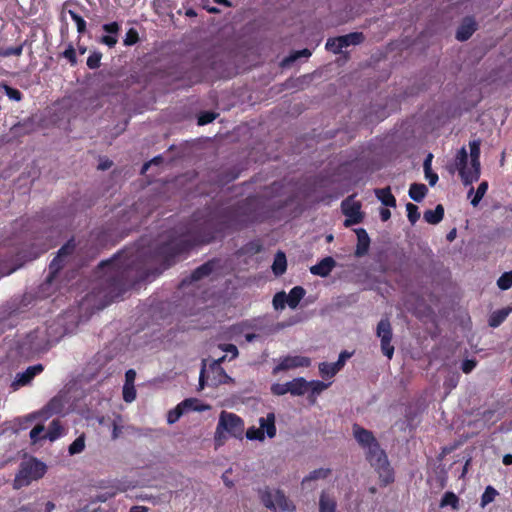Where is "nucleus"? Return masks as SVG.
Segmentation results:
<instances>
[{"label": "nucleus", "mask_w": 512, "mask_h": 512, "mask_svg": "<svg viewBox=\"0 0 512 512\" xmlns=\"http://www.w3.org/2000/svg\"><path fill=\"white\" fill-rule=\"evenodd\" d=\"M180 407L182 408L184 413L190 412V411H205L210 408L209 405L203 404L199 399L197 398H187L184 399L182 402L179 403Z\"/></svg>", "instance_id": "412c9836"}, {"label": "nucleus", "mask_w": 512, "mask_h": 512, "mask_svg": "<svg viewBox=\"0 0 512 512\" xmlns=\"http://www.w3.org/2000/svg\"><path fill=\"white\" fill-rule=\"evenodd\" d=\"M68 14L70 15L71 19L75 22L77 32L79 33V35L85 34L87 32V23L85 19L73 10H68Z\"/></svg>", "instance_id": "2f4dec72"}, {"label": "nucleus", "mask_w": 512, "mask_h": 512, "mask_svg": "<svg viewBox=\"0 0 512 512\" xmlns=\"http://www.w3.org/2000/svg\"><path fill=\"white\" fill-rule=\"evenodd\" d=\"M425 177L428 180L430 186H434L439 179L437 173L433 172L432 170L428 171V174H425Z\"/></svg>", "instance_id": "774afa93"}, {"label": "nucleus", "mask_w": 512, "mask_h": 512, "mask_svg": "<svg viewBox=\"0 0 512 512\" xmlns=\"http://www.w3.org/2000/svg\"><path fill=\"white\" fill-rule=\"evenodd\" d=\"M272 303L275 310L284 309L287 304V294L284 291L276 293Z\"/></svg>", "instance_id": "de8ad7c7"}, {"label": "nucleus", "mask_w": 512, "mask_h": 512, "mask_svg": "<svg viewBox=\"0 0 512 512\" xmlns=\"http://www.w3.org/2000/svg\"><path fill=\"white\" fill-rule=\"evenodd\" d=\"M136 378V372L134 369H129L125 373V383L124 385H134V381Z\"/></svg>", "instance_id": "338daca9"}, {"label": "nucleus", "mask_w": 512, "mask_h": 512, "mask_svg": "<svg viewBox=\"0 0 512 512\" xmlns=\"http://www.w3.org/2000/svg\"><path fill=\"white\" fill-rule=\"evenodd\" d=\"M480 145L481 141L479 139L469 142L471 159L480 158Z\"/></svg>", "instance_id": "052dcab7"}, {"label": "nucleus", "mask_w": 512, "mask_h": 512, "mask_svg": "<svg viewBox=\"0 0 512 512\" xmlns=\"http://www.w3.org/2000/svg\"><path fill=\"white\" fill-rule=\"evenodd\" d=\"M406 211L408 220L412 225H414L420 218V212L418 210V207L413 203H407Z\"/></svg>", "instance_id": "c03bdc74"}, {"label": "nucleus", "mask_w": 512, "mask_h": 512, "mask_svg": "<svg viewBox=\"0 0 512 512\" xmlns=\"http://www.w3.org/2000/svg\"><path fill=\"white\" fill-rule=\"evenodd\" d=\"M428 193V189L425 184L413 183L409 188V196L415 202H421Z\"/></svg>", "instance_id": "c85d7f7f"}, {"label": "nucleus", "mask_w": 512, "mask_h": 512, "mask_svg": "<svg viewBox=\"0 0 512 512\" xmlns=\"http://www.w3.org/2000/svg\"><path fill=\"white\" fill-rule=\"evenodd\" d=\"M288 386L293 396H302L308 391V381L303 377L294 378L288 382Z\"/></svg>", "instance_id": "a211bd4d"}, {"label": "nucleus", "mask_w": 512, "mask_h": 512, "mask_svg": "<svg viewBox=\"0 0 512 512\" xmlns=\"http://www.w3.org/2000/svg\"><path fill=\"white\" fill-rule=\"evenodd\" d=\"M497 286L501 290H508L512 287V270L504 272L497 280Z\"/></svg>", "instance_id": "a19ab883"}, {"label": "nucleus", "mask_w": 512, "mask_h": 512, "mask_svg": "<svg viewBox=\"0 0 512 512\" xmlns=\"http://www.w3.org/2000/svg\"><path fill=\"white\" fill-rule=\"evenodd\" d=\"M60 56L65 58L71 66H76L78 63L76 50L72 43L67 45V48L60 54Z\"/></svg>", "instance_id": "ea45409f"}, {"label": "nucleus", "mask_w": 512, "mask_h": 512, "mask_svg": "<svg viewBox=\"0 0 512 512\" xmlns=\"http://www.w3.org/2000/svg\"><path fill=\"white\" fill-rule=\"evenodd\" d=\"M375 196L377 199L386 207H396V198L391 192V188L389 186L385 188H378L374 190Z\"/></svg>", "instance_id": "f3484780"}, {"label": "nucleus", "mask_w": 512, "mask_h": 512, "mask_svg": "<svg viewBox=\"0 0 512 512\" xmlns=\"http://www.w3.org/2000/svg\"><path fill=\"white\" fill-rule=\"evenodd\" d=\"M331 474L329 468H319L311 471L308 476L303 479V483L306 481H312L317 479H325Z\"/></svg>", "instance_id": "4c0bfd02"}, {"label": "nucleus", "mask_w": 512, "mask_h": 512, "mask_svg": "<svg viewBox=\"0 0 512 512\" xmlns=\"http://www.w3.org/2000/svg\"><path fill=\"white\" fill-rule=\"evenodd\" d=\"M480 178V158L471 159V169H467L464 176L463 184L465 186L471 185L473 182L478 181Z\"/></svg>", "instance_id": "aec40b11"}, {"label": "nucleus", "mask_w": 512, "mask_h": 512, "mask_svg": "<svg viewBox=\"0 0 512 512\" xmlns=\"http://www.w3.org/2000/svg\"><path fill=\"white\" fill-rule=\"evenodd\" d=\"M44 370L42 364H36L33 366H29L24 372L18 373L12 382V388L14 390L29 384L33 378L40 374Z\"/></svg>", "instance_id": "1a4fd4ad"}, {"label": "nucleus", "mask_w": 512, "mask_h": 512, "mask_svg": "<svg viewBox=\"0 0 512 512\" xmlns=\"http://www.w3.org/2000/svg\"><path fill=\"white\" fill-rule=\"evenodd\" d=\"M85 449V435L82 434L77 437L68 448V452L70 455H75L81 453Z\"/></svg>", "instance_id": "e433bc0d"}, {"label": "nucleus", "mask_w": 512, "mask_h": 512, "mask_svg": "<svg viewBox=\"0 0 512 512\" xmlns=\"http://www.w3.org/2000/svg\"><path fill=\"white\" fill-rule=\"evenodd\" d=\"M354 195L347 197L341 203L342 213L346 216L344 221L345 227H351L359 224L364 219V214L361 211V203L353 200Z\"/></svg>", "instance_id": "39448f33"}, {"label": "nucleus", "mask_w": 512, "mask_h": 512, "mask_svg": "<svg viewBox=\"0 0 512 512\" xmlns=\"http://www.w3.org/2000/svg\"><path fill=\"white\" fill-rule=\"evenodd\" d=\"M310 56H311V51L307 48L298 50V51H294L293 53H291L288 57H286L283 60L282 64L289 65L290 63H293L294 61H296L299 58H302V57L308 58Z\"/></svg>", "instance_id": "58836bf2"}, {"label": "nucleus", "mask_w": 512, "mask_h": 512, "mask_svg": "<svg viewBox=\"0 0 512 512\" xmlns=\"http://www.w3.org/2000/svg\"><path fill=\"white\" fill-rule=\"evenodd\" d=\"M136 398V389L134 385L123 386V399L127 403H131Z\"/></svg>", "instance_id": "5fc2aeb1"}, {"label": "nucleus", "mask_w": 512, "mask_h": 512, "mask_svg": "<svg viewBox=\"0 0 512 512\" xmlns=\"http://www.w3.org/2000/svg\"><path fill=\"white\" fill-rule=\"evenodd\" d=\"M102 30L106 32L108 35H103L100 38L99 42L101 44L108 46L109 48L115 47V45L118 42L117 35L121 30V25L118 22L113 21L111 23L103 24Z\"/></svg>", "instance_id": "9b49d317"}, {"label": "nucleus", "mask_w": 512, "mask_h": 512, "mask_svg": "<svg viewBox=\"0 0 512 512\" xmlns=\"http://www.w3.org/2000/svg\"><path fill=\"white\" fill-rule=\"evenodd\" d=\"M498 494H499L498 491L493 486L488 485L485 488V491L481 496V502H480L481 507H485L488 504H490L491 502H493L495 500L496 496H498Z\"/></svg>", "instance_id": "473e14b6"}, {"label": "nucleus", "mask_w": 512, "mask_h": 512, "mask_svg": "<svg viewBox=\"0 0 512 512\" xmlns=\"http://www.w3.org/2000/svg\"><path fill=\"white\" fill-rule=\"evenodd\" d=\"M38 503H28L19 507L15 512H40Z\"/></svg>", "instance_id": "0e129e2a"}, {"label": "nucleus", "mask_w": 512, "mask_h": 512, "mask_svg": "<svg viewBox=\"0 0 512 512\" xmlns=\"http://www.w3.org/2000/svg\"><path fill=\"white\" fill-rule=\"evenodd\" d=\"M353 355V352H348L347 350L342 351L339 354L338 360L334 362V366L339 371L344 367L346 361Z\"/></svg>", "instance_id": "bf43d9fd"}, {"label": "nucleus", "mask_w": 512, "mask_h": 512, "mask_svg": "<svg viewBox=\"0 0 512 512\" xmlns=\"http://www.w3.org/2000/svg\"><path fill=\"white\" fill-rule=\"evenodd\" d=\"M487 189H488V183L486 181H483L479 184V186L475 192V195H474L473 199L471 200V204L473 206H477L479 204V202L482 200L485 193L487 192Z\"/></svg>", "instance_id": "49530a36"}, {"label": "nucleus", "mask_w": 512, "mask_h": 512, "mask_svg": "<svg viewBox=\"0 0 512 512\" xmlns=\"http://www.w3.org/2000/svg\"><path fill=\"white\" fill-rule=\"evenodd\" d=\"M468 153L465 147L460 148L455 156V165L462 181L467 172Z\"/></svg>", "instance_id": "4be33fe9"}, {"label": "nucleus", "mask_w": 512, "mask_h": 512, "mask_svg": "<svg viewBox=\"0 0 512 512\" xmlns=\"http://www.w3.org/2000/svg\"><path fill=\"white\" fill-rule=\"evenodd\" d=\"M329 384H326L319 380H312L308 381V390H311V395L309 396V399L313 401L311 398L315 395H319L322 393L325 389H327Z\"/></svg>", "instance_id": "c9c22d12"}, {"label": "nucleus", "mask_w": 512, "mask_h": 512, "mask_svg": "<svg viewBox=\"0 0 512 512\" xmlns=\"http://www.w3.org/2000/svg\"><path fill=\"white\" fill-rule=\"evenodd\" d=\"M352 432L356 442L366 451V459L378 473L381 485L394 482V471L373 432L357 423L353 424Z\"/></svg>", "instance_id": "f03ea898"}, {"label": "nucleus", "mask_w": 512, "mask_h": 512, "mask_svg": "<svg viewBox=\"0 0 512 512\" xmlns=\"http://www.w3.org/2000/svg\"><path fill=\"white\" fill-rule=\"evenodd\" d=\"M63 265L64 259L57 255L49 265V274L47 276L48 282H52V280L56 277L58 272L63 268Z\"/></svg>", "instance_id": "c756f323"}, {"label": "nucleus", "mask_w": 512, "mask_h": 512, "mask_svg": "<svg viewBox=\"0 0 512 512\" xmlns=\"http://www.w3.org/2000/svg\"><path fill=\"white\" fill-rule=\"evenodd\" d=\"M75 243L73 240H69L65 245H63L57 255L63 259H65L67 256H70L71 254H73L74 250H75Z\"/></svg>", "instance_id": "3c124183"}, {"label": "nucleus", "mask_w": 512, "mask_h": 512, "mask_svg": "<svg viewBox=\"0 0 512 512\" xmlns=\"http://www.w3.org/2000/svg\"><path fill=\"white\" fill-rule=\"evenodd\" d=\"M338 45L342 48H346L350 45H359L364 42L365 36L362 32H352L346 35L337 36L335 39Z\"/></svg>", "instance_id": "dca6fc26"}, {"label": "nucleus", "mask_w": 512, "mask_h": 512, "mask_svg": "<svg viewBox=\"0 0 512 512\" xmlns=\"http://www.w3.org/2000/svg\"><path fill=\"white\" fill-rule=\"evenodd\" d=\"M185 414L182 410V408L180 407V405L178 404L174 409L170 410L167 414V422L169 424H174L176 423L180 417Z\"/></svg>", "instance_id": "864d4df0"}, {"label": "nucleus", "mask_w": 512, "mask_h": 512, "mask_svg": "<svg viewBox=\"0 0 512 512\" xmlns=\"http://www.w3.org/2000/svg\"><path fill=\"white\" fill-rule=\"evenodd\" d=\"M477 365V361L474 359H466L461 364V369L465 374L470 373Z\"/></svg>", "instance_id": "e2e57ef3"}, {"label": "nucleus", "mask_w": 512, "mask_h": 512, "mask_svg": "<svg viewBox=\"0 0 512 512\" xmlns=\"http://www.w3.org/2000/svg\"><path fill=\"white\" fill-rule=\"evenodd\" d=\"M259 497L263 505L275 512H296L295 505L285 496L283 491H272L269 487L259 490Z\"/></svg>", "instance_id": "20e7f679"}, {"label": "nucleus", "mask_w": 512, "mask_h": 512, "mask_svg": "<svg viewBox=\"0 0 512 512\" xmlns=\"http://www.w3.org/2000/svg\"><path fill=\"white\" fill-rule=\"evenodd\" d=\"M63 434V426L58 419H54L49 427L46 434L43 435V439H49L50 441H55L60 438Z\"/></svg>", "instance_id": "bb28decb"}, {"label": "nucleus", "mask_w": 512, "mask_h": 512, "mask_svg": "<svg viewBox=\"0 0 512 512\" xmlns=\"http://www.w3.org/2000/svg\"><path fill=\"white\" fill-rule=\"evenodd\" d=\"M45 473L46 465L43 462L38 461L37 459L24 462L21 464V468L15 476L13 487L15 489H20L28 486L33 480L42 478Z\"/></svg>", "instance_id": "7ed1b4c3"}, {"label": "nucleus", "mask_w": 512, "mask_h": 512, "mask_svg": "<svg viewBox=\"0 0 512 512\" xmlns=\"http://www.w3.org/2000/svg\"><path fill=\"white\" fill-rule=\"evenodd\" d=\"M224 359H225V356L221 357L219 360L214 361L210 365V370L214 373H217L221 377L218 379L217 382L213 383L214 385H216L218 383H222L223 382L222 378H228V375L226 374L224 369L221 367V362L224 361Z\"/></svg>", "instance_id": "79ce46f5"}, {"label": "nucleus", "mask_w": 512, "mask_h": 512, "mask_svg": "<svg viewBox=\"0 0 512 512\" xmlns=\"http://www.w3.org/2000/svg\"><path fill=\"white\" fill-rule=\"evenodd\" d=\"M63 409L62 401L58 398H52L47 405L38 413H32L26 416L23 421L25 424L31 423L40 415H44L46 418L52 416L53 414L61 413Z\"/></svg>", "instance_id": "9d476101"}, {"label": "nucleus", "mask_w": 512, "mask_h": 512, "mask_svg": "<svg viewBox=\"0 0 512 512\" xmlns=\"http://www.w3.org/2000/svg\"><path fill=\"white\" fill-rule=\"evenodd\" d=\"M271 392L273 395L282 396L289 393L288 382L286 383H274L271 385Z\"/></svg>", "instance_id": "4d7b16f0"}, {"label": "nucleus", "mask_w": 512, "mask_h": 512, "mask_svg": "<svg viewBox=\"0 0 512 512\" xmlns=\"http://www.w3.org/2000/svg\"><path fill=\"white\" fill-rule=\"evenodd\" d=\"M23 47H24V44H20L18 46H15V47H9V48H6V49H1L0 48V56L1 57H9L11 55H14V56H20L23 52Z\"/></svg>", "instance_id": "603ef678"}, {"label": "nucleus", "mask_w": 512, "mask_h": 512, "mask_svg": "<svg viewBox=\"0 0 512 512\" xmlns=\"http://www.w3.org/2000/svg\"><path fill=\"white\" fill-rule=\"evenodd\" d=\"M0 88L5 92L6 96L14 101H21L23 98V94L20 90L13 88L6 84L5 82L0 83Z\"/></svg>", "instance_id": "f704fd0d"}, {"label": "nucleus", "mask_w": 512, "mask_h": 512, "mask_svg": "<svg viewBox=\"0 0 512 512\" xmlns=\"http://www.w3.org/2000/svg\"><path fill=\"white\" fill-rule=\"evenodd\" d=\"M318 368H319L320 375L324 379H330V378L334 377L339 372V370L336 369L334 364L329 363V362H321L319 364Z\"/></svg>", "instance_id": "7c9ffc66"}, {"label": "nucleus", "mask_w": 512, "mask_h": 512, "mask_svg": "<svg viewBox=\"0 0 512 512\" xmlns=\"http://www.w3.org/2000/svg\"><path fill=\"white\" fill-rule=\"evenodd\" d=\"M458 504L459 498L457 497V495L454 492L447 491L445 492L441 499L440 507L451 506L453 509H457Z\"/></svg>", "instance_id": "72a5a7b5"}, {"label": "nucleus", "mask_w": 512, "mask_h": 512, "mask_svg": "<svg viewBox=\"0 0 512 512\" xmlns=\"http://www.w3.org/2000/svg\"><path fill=\"white\" fill-rule=\"evenodd\" d=\"M102 53L100 51H93L87 58V66L89 69H97L100 67Z\"/></svg>", "instance_id": "a18cd8bd"}, {"label": "nucleus", "mask_w": 512, "mask_h": 512, "mask_svg": "<svg viewBox=\"0 0 512 512\" xmlns=\"http://www.w3.org/2000/svg\"><path fill=\"white\" fill-rule=\"evenodd\" d=\"M305 294L306 291L302 286L293 287L289 291V294L287 295V305L291 309H295L299 305L300 301L303 299Z\"/></svg>", "instance_id": "5701e85b"}, {"label": "nucleus", "mask_w": 512, "mask_h": 512, "mask_svg": "<svg viewBox=\"0 0 512 512\" xmlns=\"http://www.w3.org/2000/svg\"><path fill=\"white\" fill-rule=\"evenodd\" d=\"M477 30V23L471 17H466L456 31V39L458 41L468 40Z\"/></svg>", "instance_id": "ddd939ff"}, {"label": "nucleus", "mask_w": 512, "mask_h": 512, "mask_svg": "<svg viewBox=\"0 0 512 512\" xmlns=\"http://www.w3.org/2000/svg\"><path fill=\"white\" fill-rule=\"evenodd\" d=\"M220 260L213 258L197 267L190 275V282L199 281L208 277L218 266Z\"/></svg>", "instance_id": "f8f14e48"}, {"label": "nucleus", "mask_w": 512, "mask_h": 512, "mask_svg": "<svg viewBox=\"0 0 512 512\" xmlns=\"http://www.w3.org/2000/svg\"><path fill=\"white\" fill-rule=\"evenodd\" d=\"M335 39L336 37L328 38L325 44V48L334 54H340L343 48L338 45V42Z\"/></svg>", "instance_id": "13d9d810"}, {"label": "nucleus", "mask_w": 512, "mask_h": 512, "mask_svg": "<svg viewBox=\"0 0 512 512\" xmlns=\"http://www.w3.org/2000/svg\"><path fill=\"white\" fill-rule=\"evenodd\" d=\"M376 335L381 341V351L388 358L392 359L394 355V346L391 344L392 341V326L389 319H381L377 324Z\"/></svg>", "instance_id": "0eeeda50"}, {"label": "nucleus", "mask_w": 512, "mask_h": 512, "mask_svg": "<svg viewBox=\"0 0 512 512\" xmlns=\"http://www.w3.org/2000/svg\"><path fill=\"white\" fill-rule=\"evenodd\" d=\"M220 348L227 353H231V358H236L238 356V349L234 344H223Z\"/></svg>", "instance_id": "69168bd1"}, {"label": "nucleus", "mask_w": 512, "mask_h": 512, "mask_svg": "<svg viewBox=\"0 0 512 512\" xmlns=\"http://www.w3.org/2000/svg\"><path fill=\"white\" fill-rule=\"evenodd\" d=\"M217 116H218V114L215 112L203 111L197 117V124L199 126L207 125V124L213 122Z\"/></svg>", "instance_id": "37998d69"}, {"label": "nucleus", "mask_w": 512, "mask_h": 512, "mask_svg": "<svg viewBox=\"0 0 512 512\" xmlns=\"http://www.w3.org/2000/svg\"><path fill=\"white\" fill-rule=\"evenodd\" d=\"M44 425L38 424L30 431V439L33 444L37 443L40 439H43Z\"/></svg>", "instance_id": "6e6d98bb"}, {"label": "nucleus", "mask_w": 512, "mask_h": 512, "mask_svg": "<svg viewBox=\"0 0 512 512\" xmlns=\"http://www.w3.org/2000/svg\"><path fill=\"white\" fill-rule=\"evenodd\" d=\"M311 365V359L306 356H286L277 366L273 369V374H277L280 371H287L299 367H309Z\"/></svg>", "instance_id": "6e6552de"}, {"label": "nucleus", "mask_w": 512, "mask_h": 512, "mask_svg": "<svg viewBox=\"0 0 512 512\" xmlns=\"http://www.w3.org/2000/svg\"><path fill=\"white\" fill-rule=\"evenodd\" d=\"M139 41V34L135 28H130L126 32L125 38L123 40V44L125 46L135 45Z\"/></svg>", "instance_id": "09e8293b"}, {"label": "nucleus", "mask_w": 512, "mask_h": 512, "mask_svg": "<svg viewBox=\"0 0 512 512\" xmlns=\"http://www.w3.org/2000/svg\"><path fill=\"white\" fill-rule=\"evenodd\" d=\"M219 427L224 428L226 433L235 438H242L244 432V421L234 413L222 411L219 417Z\"/></svg>", "instance_id": "423d86ee"}, {"label": "nucleus", "mask_w": 512, "mask_h": 512, "mask_svg": "<svg viewBox=\"0 0 512 512\" xmlns=\"http://www.w3.org/2000/svg\"><path fill=\"white\" fill-rule=\"evenodd\" d=\"M287 269V259L286 255L282 251H278L274 257V261L272 264V271L275 276H281L285 273Z\"/></svg>", "instance_id": "b1692460"}, {"label": "nucleus", "mask_w": 512, "mask_h": 512, "mask_svg": "<svg viewBox=\"0 0 512 512\" xmlns=\"http://www.w3.org/2000/svg\"><path fill=\"white\" fill-rule=\"evenodd\" d=\"M259 208L258 198L249 196L225 208L198 209L186 223L168 231L165 239L153 249L119 251L111 259L102 261L95 270L105 297L113 300L136 284L160 275L193 248L261 221Z\"/></svg>", "instance_id": "f257e3e1"}, {"label": "nucleus", "mask_w": 512, "mask_h": 512, "mask_svg": "<svg viewBox=\"0 0 512 512\" xmlns=\"http://www.w3.org/2000/svg\"><path fill=\"white\" fill-rule=\"evenodd\" d=\"M423 217L429 224H438L444 217V207L441 204H438L434 210H426Z\"/></svg>", "instance_id": "a878e982"}, {"label": "nucleus", "mask_w": 512, "mask_h": 512, "mask_svg": "<svg viewBox=\"0 0 512 512\" xmlns=\"http://www.w3.org/2000/svg\"><path fill=\"white\" fill-rule=\"evenodd\" d=\"M260 428L263 429V433L269 437L273 438L276 436V426H275V415L274 413H268L267 416L261 417L259 419Z\"/></svg>", "instance_id": "6ab92c4d"}, {"label": "nucleus", "mask_w": 512, "mask_h": 512, "mask_svg": "<svg viewBox=\"0 0 512 512\" xmlns=\"http://www.w3.org/2000/svg\"><path fill=\"white\" fill-rule=\"evenodd\" d=\"M335 266L336 261L331 256H327L320 260L316 265L311 266L310 272L316 276L327 277Z\"/></svg>", "instance_id": "4468645a"}, {"label": "nucleus", "mask_w": 512, "mask_h": 512, "mask_svg": "<svg viewBox=\"0 0 512 512\" xmlns=\"http://www.w3.org/2000/svg\"><path fill=\"white\" fill-rule=\"evenodd\" d=\"M246 437L249 440H259V441H262V440H264L265 435L263 433V429H261L260 427L256 428V427L253 426V427H250V428L247 429Z\"/></svg>", "instance_id": "8fccbe9b"}, {"label": "nucleus", "mask_w": 512, "mask_h": 512, "mask_svg": "<svg viewBox=\"0 0 512 512\" xmlns=\"http://www.w3.org/2000/svg\"><path fill=\"white\" fill-rule=\"evenodd\" d=\"M512 308H502L491 313L488 323L492 328L500 326L508 317Z\"/></svg>", "instance_id": "393cba45"}, {"label": "nucleus", "mask_w": 512, "mask_h": 512, "mask_svg": "<svg viewBox=\"0 0 512 512\" xmlns=\"http://www.w3.org/2000/svg\"><path fill=\"white\" fill-rule=\"evenodd\" d=\"M225 429L219 427V423L217 424L216 431H215V443L217 446H221L224 444V441L226 440L225 435Z\"/></svg>", "instance_id": "680f3d73"}, {"label": "nucleus", "mask_w": 512, "mask_h": 512, "mask_svg": "<svg viewBox=\"0 0 512 512\" xmlns=\"http://www.w3.org/2000/svg\"><path fill=\"white\" fill-rule=\"evenodd\" d=\"M355 232L357 235V245L354 254L356 257H362L366 255L369 250L370 238L364 228H359Z\"/></svg>", "instance_id": "2eb2a0df"}, {"label": "nucleus", "mask_w": 512, "mask_h": 512, "mask_svg": "<svg viewBox=\"0 0 512 512\" xmlns=\"http://www.w3.org/2000/svg\"><path fill=\"white\" fill-rule=\"evenodd\" d=\"M337 503L333 497L322 492L319 499V512H336Z\"/></svg>", "instance_id": "cd10ccee"}]
</instances>
